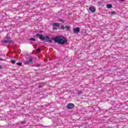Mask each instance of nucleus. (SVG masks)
<instances>
[{
	"instance_id": "1a4fd4ad",
	"label": "nucleus",
	"mask_w": 128,
	"mask_h": 128,
	"mask_svg": "<svg viewBox=\"0 0 128 128\" xmlns=\"http://www.w3.org/2000/svg\"><path fill=\"white\" fill-rule=\"evenodd\" d=\"M106 8H112V4H107Z\"/></svg>"
},
{
	"instance_id": "aec40b11",
	"label": "nucleus",
	"mask_w": 128,
	"mask_h": 128,
	"mask_svg": "<svg viewBox=\"0 0 128 128\" xmlns=\"http://www.w3.org/2000/svg\"><path fill=\"white\" fill-rule=\"evenodd\" d=\"M110 14H116V12H110Z\"/></svg>"
},
{
	"instance_id": "f257e3e1",
	"label": "nucleus",
	"mask_w": 128,
	"mask_h": 128,
	"mask_svg": "<svg viewBox=\"0 0 128 128\" xmlns=\"http://www.w3.org/2000/svg\"><path fill=\"white\" fill-rule=\"evenodd\" d=\"M51 40H54L56 42H58L59 44L63 45L64 44H68V40H66V38L62 36L52 38Z\"/></svg>"
},
{
	"instance_id": "2eb2a0df",
	"label": "nucleus",
	"mask_w": 128,
	"mask_h": 128,
	"mask_svg": "<svg viewBox=\"0 0 128 128\" xmlns=\"http://www.w3.org/2000/svg\"><path fill=\"white\" fill-rule=\"evenodd\" d=\"M58 22H64V21L62 19H58Z\"/></svg>"
},
{
	"instance_id": "9d476101",
	"label": "nucleus",
	"mask_w": 128,
	"mask_h": 128,
	"mask_svg": "<svg viewBox=\"0 0 128 128\" xmlns=\"http://www.w3.org/2000/svg\"><path fill=\"white\" fill-rule=\"evenodd\" d=\"M26 120L20 122H19V124H26Z\"/></svg>"
},
{
	"instance_id": "4468645a",
	"label": "nucleus",
	"mask_w": 128,
	"mask_h": 128,
	"mask_svg": "<svg viewBox=\"0 0 128 128\" xmlns=\"http://www.w3.org/2000/svg\"><path fill=\"white\" fill-rule=\"evenodd\" d=\"M65 28H66V30H70V26H65Z\"/></svg>"
},
{
	"instance_id": "f03ea898",
	"label": "nucleus",
	"mask_w": 128,
	"mask_h": 128,
	"mask_svg": "<svg viewBox=\"0 0 128 128\" xmlns=\"http://www.w3.org/2000/svg\"><path fill=\"white\" fill-rule=\"evenodd\" d=\"M34 38H39L40 40H44V42H50L52 44V40L50 39L48 36H46V37L44 36V35L40 34H36Z\"/></svg>"
},
{
	"instance_id": "9b49d317",
	"label": "nucleus",
	"mask_w": 128,
	"mask_h": 128,
	"mask_svg": "<svg viewBox=\"0 0 128 128\" xmlns=\"http://www.w3.org/2000/svg\"><path fill=\"white\" fill-rule=\"evenodd\" d=\"M17 66H22V63L21 62H18L16 63Z\"/></svg>"
},
{
	"instance_id": "0eeeda50",
	"label": "nucleus",
	"mask_w": 128,
	"mask_h": 128,
	"mask_svg": "<svg viewBox=\"0 0 128 128\" xmlns=\"http://www.w3.org/2000/svg\"><path fill=\"white\" fill-rule=\"evenodd\" d=\"M25 64H32V58H30L28 60H26Z\"/></svg>"
},
{
	"instance_id": "ddd939ff",
	"label": "nucleus",
	"mask_w": 128,
	"mask_h": 128,
	"mask_svg": "<svg viewBox=\"0 0 128 128\" xmlns=\"http://www.w3.org/2000/svg\"><path fill=\"white\" fill-rule=\"evenodd\" d=\"M30 40H32V42H35L36 41V39L34 38H30Z\"/></svg>"
},
{
	"instance_id": "a211bd4d",
	"label": "nucleus",
	"mask_w": 128,
	"mask_h": 128,
	"mask_svg": "<svg viewBox=\"0 0 128 128\" xmlns=\"http://www.w3.org/2000/svg\"><path fill=\"white\" fill-rule=\"evenodd\" d=\"M64 28H66L64 27V26H62L60 27V29L61 30H64Z\"/></svg>"
},
{
	"instance_id": "5701e85b",
	"label": "nucleus",
	"mask_w": 128,
	"mask_h": 128,
	"mask_svg": "<svg viewBox=\"0 0 128 128\" xmlns=\"http://www.w3.org/2000/svg\"><path fill=\"white\" fill-rule=\"evenodd\" d=\"M120 2H124V0H119Z\"/></svg>"
},
{
	"instance_id": "39448f33",
	"label": "nucleus",
	"mask_w": 128,
	"mask_h": 128,
	"mask_svg": "<svg viewBox=\"0 0 128 128\" xmlns=\"http://www.w3.org/2000/svg\"><path fill=\"white\" fill-rule=\"evenodd\" d=\"M66 108L68 110H72L74 108V104L72 103H70L66 105Z\"/></svg>"
},
{
	"instance_id": "f3484780",
	"label": "nucleus",
	"mask_w": 128,
	"mask_h": 128,
	"mask_svg": "<svg viewBox=\"0 0 128 128\" xmlns=\"http://www.w3.org/2000/svg\"><path fill=\"white\" fill-rule=\"evenodd\" d=\"M12 64H16V60H11Z\"/></svg>"
},
{
	"instance_id": "b1692460",
	"label": "nucleus",
	"mask_w": 128,
	"mask_h": 128,
	"mask_svg": "<svg viewBox=\"0 0 128 128\" xmlns=\"http://www.w3.org/2000/svg\"><path fill=\"white\" fill-rule=\"evenodd\" d=\"M34 32H38V31H34Z\"/></svg>"
},
{
	"instance_id": "20e7f679",
	"label": "nucleus",
	"mask_w": 128,
	"mask_h": 128,
	"mask_svg": "<svg viewBox=\"0 0 128 128\" xmlns=\"http://www.w3.org/2000/svg\"><path fill=\"white\" fill-rule=\"evenodd\" d=\"M52 26L54 30H58V28H60V23L54 22Z\"/></svg>"
},
{
	"instance_id": "dca6fc26",
	"label": "nucleus",
	"mask_w": 128,
	"mask_h": 128,
	"mask_svg": "<svg viewBox=\"0 0 128 128\" xmlns=\"http://www.w3.org/2000/svg\"><path fill=\"white\" fill-rule=\"evenodd\" d=\"M40 48H38L36 50V52H40Z\"/></svg>"
},
{
	"instance_id": "393cba45",
	"label": "nucleus",
	"mask_w": 128,
	"mask_h": 128,
	"mask_svg": "<svg viewBox=\"0 0 128 128\" xmlns=\"http://www.w3.org/2000/svg\"><path fill=\"white\" fill-rule=\"evenodd\" d=\"M0 68H2V65H0Z\"/></svg>"
},
{
	"instance_id": "4be33fe9",
	"label": "nucleus",
	"mask_w": 128,
	"mask_h": 128,
	"mask_svg": "<svg viewBox=\"0 0 128 128\" xmlns=\"http://www.w3.org/2000/svg\"><path fill=\"white\" fill-rule=\"evenodd\" d=\"M40 64H36V66H37L38 68V66H40Z\"/></svg>"
},
{
	"instance_id": "412c9836",
	"label": "nucleus",
	"mask_w": 128,
	"mask_h": 128,
	"mask_svg": "<svg viewBox=\"0 0 128 128\" xmlns=\"http://www.w3.org/2000/svg\"><path fill=\"white\" fill-rule=\"evenodd\" d=\"M38 88H42V85H40L38 86Z\"/></svg>"
},
{
	"instance_id": "a878e982",
	"label": "nucleus",
	"mask_w": 128,
	"mask_h": 128,
	"mask_svg": "<svg viewBox=\"0 0 128 128\" xmlns=\"http://www.w3.org/2000/svg\"><path fill=\"white\" fill-rule=\"evenodd\" d=\"M38 32H42V31H38Z\"/></svg>"
},
{
	"instance_id": "7ed1b4c3",
	"label": "nucleus",
	"mask_w": 128,
	"mask_h": 128,
	"mask_svg": "<svg viewBox=\"0 0 128 128\" xmlns=\"http://www.w3.org/2000/svg\"><path fill=\"white\" fill-rule=\"evenodd\" d=\"M10 36H7L5 40L2 41V44H12V41L10 40Z\"/></svg>"
},
{
	"instance_id": "6ab92c4d",
	"label": "nucleus",
	"mask_w": 128,
	"mask_h": 128,
	"mask_svg": "<svg viewBox=\"0 0 128 128\" xmlns=\"http://www.w3.org/2000/svg\"><path fill=\"white\" fill-rule=\"evenodd\" d=\"M0 60L1 62H4V60H6L3 59V58H0Z\"/></svg>"
},
{
	"instance_id": "f8f14e48",
	"label": "nucleus",
	"mask_w": 128,
	"mask_h": 128,
	"mask_svg": "<svg viewBox=\"0 0 128 128\" xmlns=\"http://www.w3.org/2000/svg\"><path fill=\"white\" fill-rule=\"evenodd\" d=\"M98 6H102V2L101 1H99L98 3H97Z\"/></svg>"
},
{
	"instance_id": "6e6552de",
	"label": "nucleus",
	"mask_w": 128,
	"mask_h": 128,
	"mask_svg": "<svg viewBox=\"0 0 128 128\" xmlns=\"http://www.w3.org/2000/svg\"><path fill=\"white\" fill-rule=\"evenodd\" d=\"M89 10L92 12H96V8L92 6H90L89 8Z\"/></svg>"
},
{
	"instance_id": "423d86ee",
	"label": "nucleus",
	"mask_w": 128,
	"mask_h": 128,
	"mask_svg": "<svg viewBox=\"0 0 128 128\" xmlns=\"http://www.w3.org/2000/svg\"><path fill=\"white\" fill-rule=\"evenodd\" d=\"M73 30H74V34H78V32H80V28L77 27V28H74Z\"/></svg>"
}]
</instances>
